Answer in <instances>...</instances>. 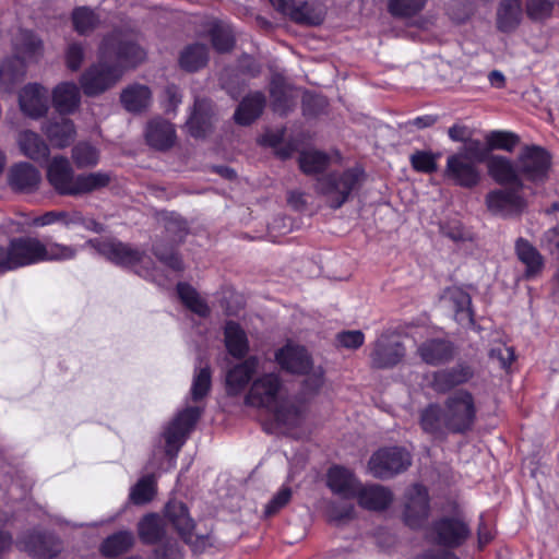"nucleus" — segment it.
Here are the masks:
<instances>
[{
	"instance_id": "a18cd8bd",
	"label": "nucleus",
	"mask_w": 559,
	"mask_h": 559,
	"mask_svg": "<svg viewBox=\"0 0 559 559\" xmlns=\"http://www.w3.org/2000/svg\"><path fill=\"white\" fill-rule=\"evenodd\" d=\"M163 534L162 520L156 514H148L139 523V535L146 544L155 543Z\"/></svg>"
},
{
	"instance_id": "9d476101",
	"label": "nucleus",
	"mask_w": 559,
	"mask_h": 559,
	"mask_svg": "<svg viewBox=\"0 0 559 559\" xmlns=\"http://www.w3.org/2000/svg\"><path fill=\"white\" fill-rule=\"evenodd\" d=\"M409 464V453L402 448L392 447L376 452L369 461V469L376 477L388 478L403 472Z\"/></svg>"
},
{
	"instance_id": "7ed1b4c3",
	"label": "nucleus",
	"mask_w": 559,
	"mask_h": 559,
	"mask_svg": "<svg viewBox=\"0 0 559 559\" xmlns=\"http://www.w3.org/2000/svg\"><path fill=\"white\" fill-rule=\"evenodd\" d=\"M476 414L474 395L467 390L460 389L448 395L443 407L432 404L425 408L420 416V425L430 433H464L472 429Z\"/></svg>"
},
{
	"instance_id": "6e6552de",
	"label": "nucleus",
	"mask_w": 559,
	"mask_h": 559,
	"mask_svg": "<svg viewBox=\"0 0 559 559\" xmlns=\"http://www.w3.org/2000/svg\"><path fill=\"white\" fill-rule=\"evenodd\" d=\"M361 171L358 169H348L343 174H332L324 178H319L317 190L326 198L329 205L333 209L342 206L357 189L360 183Z\"/></svg>"
},
{
	"instance_id": "2f4dec72",
	"label": "nucleus",
	"mask_w": 559,
	"mask_h": 559,
	"mask_svg": "<svg viewBox=\"0 0 559 559\" xmlns=\"http://www.w3.org/2000/svg\"><path fill=\"white\" fill-rule=\"evenodd\" d=\"M521 0H501L497 12V24L500 31H513L521 22Z\"/></svg>"
},
{
	"instance_id": "f03ea898",
	"label": "nucleus",
	"mask_w": 559,
	"mask_h": 559,
	"mask_svg": "<svg viewBox=\"0 0 559 559\" xmlns=\"http://www.w3.org/2000/svg\"><path fill=\"white\" fill-rule=\"evenodd\" d=\"M100 62L84 73L81 84L86 95H97L114 85L123 67H135L144 60L145 51L133 41L106 38L99 49Z\"/></svg>"
},
{
	"instance_id": "4d7b16f0",
	"label": "nucleus",
	"mask_w": 559,
	"mask_h": 559,
	"mask_svg": "<svg viewBox=\"0 0 559 559\" xmlns=\"http://www.w3.org/2000/svg\"><path fill=\"white\" fill-rule=\"evenodd\" d=\"M448 134H449V138L453 141V142H463V143H469L468 146L466 147V152H469V153H473L474 150H476L478 146H479V141L475 140V141H472L471 138H472V130L464 126V124H461V123H455L453 124L452 127L449 128L448 130Z\"/></svg>"
},
{
	"instance_id": "ea45409f",
	"label": "nucleus",
	"mask_w": 559,
	"mask_h": 559,
	"mask_svg": "<svg viewBox=\"0 0 559 559\" xmlns=\"http://www.w3.org/2000/svg\"><path fill=\"white\" fill-rule=\"evenodd\" d=\"M79 248L57 241L43 242V262L45 261H69L76 257Z\"/></svg>"
},
{
	"instance_id": "7c9ffc66",
	"label": "nucleus",
	"mask_w": 559,
	"mask_h": 559,
	"mask_svg": "<svg viewBox=\"0 0 559 559\" xmlns=\"http://www.w3.org/2000/svg\"><path fill=\"white\" fill-rule=\"evenodd\" d=\"M489 176L499 185L519 182L518 168L503 156L493 155L487 162Z\"/></svg>"
},
{
	"instance_id": "603ef678",
	"label": "nucleus",
	"mask_w": 559,
	"mask_h": 559,
	"mask_svg": "<svg viewBox=\"0 0 559 559\" xmlns=\"http://www.w3.org/2000/svg\"><path fill=\"white\" fill-rule=\"evenodd\" d=\"M155 492V480L153 476L143 477L133 487L130 493L131 500L136 504H142L152 499Z\"/></svg>"
},
{
	"instance_id": "de8ad7c7",
	"label": "nucleus",
	"mask_w": 559,
	"mask_h": 559,
	"mask_svg": "<svg viewBox=\"0 0 559 559\" xmlns=\"http://www.w3.org/2000/svg\"><path fill=\"white\" fill-rule=\"evenodd\" d=\"M271 4L283 15L298 23H313L306 13V5L297 7L292 0H270Z\"/></svg>"
},
{
	"instance_id": "473e14b6",
	"label": "nucleus",
	"mask_w": 559,
	"mask_h": 559,
	"mask_svg": "<svg viewBox=\"0 0 559 559\" xmlns=\"http://www.w3.org/2000/svg\"><path fill=\"white\" fill-rule=\"evenodd\" d=\"M471 377L472 372L466 367L442 370L433 374L431 385L438 392H445L455 385L466 382Z\"/></svg>"
},
{
	"instance_id": "37998d69",
	"label": "nucleus",
	"mask_w": 559,
	"mask_h": 559,
	"mask_svg": "<svg viewBox=\"0 0 559 559\" xmlns=\"http://www.w3.org/2000/svg\"><path fill=\"white\" fill-rule=\"evenodd\" d=\"M133 543L130 532H119L109 536L102 545V552L108 557H115L127 551Z\"/></svg>"
},
{
	"instance_id": "2eb2a0df",
	"label": "nucleus",
	"mask_w": 559,
	"mask_h": 559,
	"mask_svg": "<svg viewBox=\"0 0 559 559\" xmlns=\"http://www.w3.org/2000/svg\"><path fill=\"white\" fill-rule=\"evenodd\" d=\"M166 516L174 524L178 533L186 540L192 545L194 550H201L206 540L204 537L194 536L193 521L189 516L186 506L179 501H170L166 506Z\"/></svg>"
},
{
	"instance_id": "393cba45",
	"label": "nucleus",
	"mask_w": 559,
	"mask_h": 559,
	"mask_svg": "<svg viewBox=\"0 0 559 559\" xmlns=\"http://www.w3.org/2000/svg\"><path fill=\"white\" fill-rule=\"evenodd\" d=\"M43 130L52 146L57 148H64L69 146L76 135L74 123L72 120L64 117L49 122Z\"/></svg>"
},
{
	"instance_id": "a878e982",
	"label": "nucleus",
	"mask_w": 559,
	"mask_h": 559,
	"mask_svg": "<svg viewBox=\"0 0 559 559\" xmlns=\"http://www.w3.org/2000/svg\"><path fill=\"white\" fill-rule=\"evenodd\" d=\"M17 145L23 155L35 162L47 159L50 153L48 144L41 136L29 130L20 132Z\"/></svg>"
},
{
	"instance_id": "423d86ee",
	"label": "nucleus",
	"mask_w": 559,
	"mask_h": 559,
	"mask_svg": "<svg viewBox=\"0 0 559 559\" xmlns=\"http://www.w3.org/2000/svg\"><path fill=\"white\" fill-rule=\"evenodd\" d=\"M15 60L4 61L0 66V80L15 81L24 75L25 62L35 60L39 53L40 40L28 31H21L14 38Z\"/></svg>"
},
{
	"instance_id": "e433bc0d",
	"label": "nucleus",
	"mask_w": 559,
	"mask_h": 559,
	"mask_svg": "<svg viewBox=\"0 0 559 559\" xmlns=\"http://www.w3.org/2000/svg\"><path fill=\"white\" fill-rule=\"evenodd\" d=\"M110 181L111 175L106 171L80 174L76 176L75 197L105 188Z\"/></svg>"
},
{
	"instance_id": "ddd939ff",
	"label": "nucleus",
	"mask_w": 559,
	"mask_h": 559,
	"mask_svg": "<svg viewBox=\"0 0 559 559\" xmlns=\"http://www.w3.org/2000/svg\"><path fill=\"white\" fill-rule=\"evenodd\" d=\"M76 176L64 156H55L48 164L47 180L61 195L75 197Z\"/></svg>"
},
{
	"instance_id": "052dcab7",
	"label": "nucleus",
	"mask_w": 559,
	"mask_h": 559,
	"mask_svg": "<svg viewBox=\"0 0 559 559\" xmlns=\"http://www.w3.org/2000/svg\"><path fill=\"white\" fill-rule=\"evenodd\" d=\"M292 498V490L288 487H282L276 495L265 506V515L271 516L284 508Z\"/></svg>"
},
{
	"instance_id": "20e7f679",
	"label": "nucleus",
	"mask_w": 559,
	"mask_h": 559,
	"mask_svg": "<svg viewBox=\"0 0 559 559\" xmlns=\"http://www.w3.org/2000/svg\"><path fill=\"white\" fill-rule=\"evenodd\" d=\"M275 361L285 371L295 374H306V385L311 390H318L324 382V369L313 366L307 349L288 341L275 352Z\"/></svg>"
},
{
	"instance_id": "4c0bfd02",
	"label": "nucleus",
	"mask_w": 559,
	"mask_h": 559,
	"mask_svg": "<svg viewBox=\"0 0 559 559\" xmlns=\"http://www.w3.org/2000/svg\"><path fill=\"white\" fill-rule=\"evenodd\" d=\"M71 158L79 169L95 167L100 158L99 150L90 142H79L71 151Z\"/></svg>"
},
{
	"instance_id": "5701e85b",
	"label": "nucleus",
	"mask_w": 559,
	"mask_h": 559,
	"mask_svg": "<svg viewBox=\"0 0 559 559\" xmlns=\"http://www.w3.org/2000/svg\"><path fill=\"white\" fill-rule=\"evenodd\" d=\"M259 362V358L252 356L231 368L226 374L227 392L235 395L242 392L257 372Z\"/></svg>"
},
{
	"instance_id": "b1692460",
	"label": "nucleus",
	"mask_w": 559,
	"mask_h": 559,
	"mask_svg": "<svg viewBox=\"0 0 559 559\" xmlns=\"http://www.w3.org/2000/svg\"><path fill=\"white\" fill-rule=\"evenodd\" d=\"M21 547L38 559H51L60 547L50 535L34 533L21 542Z\"/></svg>"
},
{
	"instance_id": "f8f14e48",
	"label": "nucleus",
	"mask_w": 559,
	"mask_h": 559,
	"mask_svg": "<svg viewBox=\"0 0 559 559\" xmlns=\"http://www.w3.org/2000/svg\"><path fill=\"white\" fill-rule=\"evenodd\" d=\"M445 176L455 185L464 188H473L480 181V173L476 165L468 159L466 151L448 157Z\"/></svg>"
},
{
	"instance_id": "bb28decb",
	"label": "nucleus",
	"mask_w": 559,
	"mask_h": 559,
	"mask_svg": "<svg viewBox=\"0 0 559 559\" xmlns=\"http://www.w3.org/2000/svg\"><path fill=\"white\" fill-rule=\"evenodd\" d=\"M423 361L429 365L445 362L452 355L451 344L442 338H431L423 342L417 349Z\"/></svg>"
},
{
	"instance_id": "a211bd4d",
	"label": "nucleus",
	"mask_w": 559,
	"mask_h": 559,
	"mask_svg": "<svg viewBox=\"0 0 559 559\" xmlns=\"http://www.w3.org/2000/svg\"><path fill=\"white\" fill-rule=\"evenodd\" d=\"M19 103L26 116L39 118L48 110L47 90L39 84H28L21 91Z\"/></svg>"
},
{
	"instance_id": "bf43d9fd",
	"label": "nucleus",
	"mask_w": 559,
	"mask_h": 559,
	"mask_svg": "<svg viewBox=\"0 0 559 559\" xmlns=\"http://www.w3.org/2000/svg\"><path fill=\"white\" fill-rule=\"evenodd\" d=\"M413 167L418 171L432 173L437 168L436 156L429 152H417L412 155Z\"/></svg>"
},
{
	"instance_id": "f257e3e1",
	"label": "nucleus",
	"mask_w": 559,
	"mask_h": 559,
	"mask_svg": "<svg viewBox=\"0 0 559 559\" xmlns=\"http://www.w3.org/2000/svg\"><path fill=\"white\" fill-rule=\"evenodd\" d=\"M246 403L270 414L280 432L297 436L296 429L304 420L305 406L295 399L284 396L278 373L269 372L257 377L246 396Z\"/></svg>"
},
{
	"instance_id": "9b49d317",
	"label": "nucleus",
	"mask_w": 559,
	"mask_h": 559,
	"mask_svg": "<svg viewBox=\"0 0 559 559\" xmlns=\"http://www.w3.org/2000/svg\"><path fill=\"white\" fill-rule=\"evenodd\" d=\"M550 155L539 146H526L518 158V170L527 180L540 183L548 177Z\"/></svg>"
},
{
	"instance_id": "0eeeda50",
	"label": "nucleus",
	"mask_w": 559,
	"mask_h": 559,
	"mask_svg": "<svg viewBox=\"0 0 559 559\" xmlns=\"http://www.w3.org/2000/svg\"><path fill=\"white\" fill-rule=\"evenodd\" d=\"M85 246L95 249L107 260L122 266L132 267L141 276L152 277V280L155 281V277L150 273V271L142 266L145 257L128 245L115 239H91L85 243Z\"/></svg>"
},
{
	"instance_id": "1a4fd4ad",
	"label": "nucleus",
	"mask_w": 559,
	"mask_h": 559,
	"mask_svg": "<svg viewBox=\"0 0 559 559\" xmlns=\"http://www.w3.org/2000/svg\"><path fill=\"white\" fill-rule=\"evenodd\" d=\"M201 409L195 406L186 407L178 413L175 419L166 427L163 437L165 439V452L174 460L182 447L187 435L191 431L198 418L200 417Z\"/></svg>"
},
{
	"instance_id": "c756f323",
	"label": "nucleus",
	"mask_w": 559,
	"mask_h": 559,
	"mask_svg": "<svg viewBox=\"0 0 559 559\" xmlns=\"http://www.w3.org/2000/svg\"><path fill=\"white\" fill-rule=\"evenodd\" d=\"M360 507L369 510H381L392 501L391 492L382 486H361L356 496Z\"/></svg>"
},
{
	"instance_id": "412c9836",
	"label": "nucleus",
	"mask_w": 559,
	"mask_h": 559,
	"mask_svg": "<svg viewBox=\"0 0 559 559\" xmlns=\"http://www.w3.org/2000/svg\"><path fill=\"white\" fill-rule=\"evenodd\" d=\"M404 355V347L396 337L381 336L376 342L371 361L377 368H388L396 365Z\"/></svg>"
},
{
	"instance_id": "3c124183",
	"label": "nucleus",
	"mask_w": 559,
	"mask_h": 559,
	"mask_svg": "<svg viewBox=\"0 0 559 559\" xmlns=\"http://www.w3.org/2000/svg\"><path fill=\"white\" fill-rule=\"evenodd\" d=\"M211 388V372L210 369L205 367H199L195 370L192 386H191V395L193 401H199L203 399Z\"/></svg>"
},
{
	"instance_id": "09e8293b",
	"label": "nucleus",
	"mask_w": 559,
	"mask_h": 559,
	"mask_svg": "<svg viewBox=\"0 0 559 559\" xmlns=\"http://www.w3.org/2000/svg\"><path fill=\"white\" fill-rule=\"evenodd\" d=\"M427 0H390L389 10L395 16L409 17L420 12Z\"/></svg>"
},
{
	"instance_id": "338daca9",
	"label": "nucleus",
	"mask_w": 559,
	"mask_h": 559,
	"mask_svg": "<svg viewBox=\"0 0 559 559\" xmlns=\"http://www.w3.org/2000/svg\"><path fill=\"white\" fill-rule=\"evenodd\" d=\"M155 254L160 262L175 271H178L182 267L181 260L177 257L173 249H168L166 253H163L156 249Z\"/></svg>"
},
{
	"instance_id": "f704fd0d",
	"label": "nucleus",
	"mask_w": 559,
	"mask_h": 559,
	"mask_svg": "<svg viewBox=\"0 0 559 559\" xmlns=\"http://www.w3.org/2000/svg\"><path fill=\"white\" fill-rule=\"evenodd\" d=\"M265 104V98L261 93H253L246 97L235 112V120L239 124H249L257 119Z\"/></svg>"
},
{
	"instance_id": "f3484780",
	"label": "nucleus",
	"mask_w": 559,
	"mask_h": 559,
	"mask_svg": "<svg viewBox=\"0 0 559 559\" xmlns=\"http://www.w3.org/2000/svg\"><path fill=\"white\" fill-rule=\"evenodd\" d=\"M326 484L333 493L344 500L356 498L361 485L349 469L342 466H333L329 469Z\"/></svg>"
},
{
	"instance_id": "c85d7f7f",
	"label": "nucleus",
	"mask_w": 559,
	"mask_h": 559,
	"mask_svg": "<svg viewBox=\"0 0 559 559\" xmlns=\"http://www.w3.org/2000/svg\"><path fill=\"white\" fill-rule=\"evenodd\" d=\"M52 104L60 114L73 112L80 104V91L74 83H61L52 92Z\"/></svg>"
},
{
	"instance_id": "4468645a",
	"label": "nucleus",
	"mask_w": 559,
	"mask_h": 559,
	"mask_svg": "<svg viewBox=\"0 0 559 559\" xmlns=\"http://www.w3.org/2000/svg\"><path fill=\"white\" fill-rule=\"evenodd\" d=\"M485 203L487 210L497 216H511L525 207V201L519 190L496 189L487 193Z\"/></svg>"
},
{
	"instance_id": "4be33fe9",
	"label": "nucleus",
	"mask_w": 559,
	"mask_h": 559,
	"mask_svg": "<svg viewBox=\"0 0 559 559\" xmlns=\"http://www.w3.org/2000/svg\"><path fill=\"white\" fill-rule=\"evenodd\" d=\"M442 301L454 311V319L461 325L473 324L472 300L464 289L460 287L448 288L442 296Z\"/></svg>"
},
{
	"instance_id": "6e6d98bb",
	"label": "nucleus",
	"mask_w": 559,
	"mask_h": 559,
	"mask_svg": "<svg viewBox=\"0 0 559 559\" xmlns=\"http://www.w3.org/2000/svg\"><path fill=\"white\" fill-rule=\"evenodd\" d=\"M205 106L204 102H197L194 105L193 112L191 114L187 127L189 132L194 138H201L205 134L207 130V123L203 119L201 110Z\"/></svg>"
},
{
	"instance_id": "c9c22d12",
	"label": "nucleus",
	"mask_w": 559,
	"mask_h": 559,
	"mask_svg": "<svg viewBox=\"0 0 559 559\" xmlns=\"http://www.w3.org/2000/svg\"><path fill=\"white\" fill-rule=\"evenodd\" d=\"M515 249L518 258L526 266V276L533 277L537 275L544 265V261L536 248H534L527 240L519 239L516 241Z\"/></svg>"
},
{
	"instance_id": "dca6fc26",
	"label": "nucleus",
	"mask_w": 559,
	"mask_h": 559,
	"mask_svg": "<svg viewBox=\"0 0 559 559\" xmlns=\"http://www.w3.org/2000/svg\"><path fill=\"white\" fill-rule=\"evenodd\" d=\"M429 513L427 489L420 485L412 486L405 496L404 521L411 527H418Z\"/></svg>"
},
{
	"instance_id": "680f3d73",
	"label": "nucleus",
	"mask_w": 559,
	"mask_h": 559,
	"mask_svg": "<svg viewBox=\"0 0 559 559\" xmlns=\"http://www.w3.org/2000/svg\"><path fill=\"white\" fill-rule=\"evenodd\" d=\"M365 336L360 331H346L337 335V342L341 346L348 349H356L364 344Z\"/></svg>"
},
{
	"instance_id": "69168bd1",
	"label": "nucleus",
	"mask_w": 559,
	"mask_h": 559,
	"mask_svg": "<svg viewBox=\"0 0 559 559\" xmlns=\"http://www.w3.org/2000/svg\"><path fill=\"white\" fill-rule=\"evenodd\" d=\"M83 48L80 45L73 44L69 46L67 51L68 67L72 70L79 69L83 60Z\"/></svg>"
},
{
	"instance_id": "72a5a7b5",
	"label": "nucleus",
	"mask_w": 559,
	"mask_h": 559,
	"mask_svg": "<svg viewBox=\"0 0 559 559\" xmlns=\"http://www.w3.org/2000/svg\"><path fill=\"white\" fill-rule=\"evenodd\" d=\"M225 345L228 353L236 357H243L249 349L246 332L235 322H227L225 326Z\"/></svg>"
},
{
	"instance_id": "cd10ccee",
	"label": "nucleus",
	"mask_w": 559,
	"mask_h": 559,
	"mask_svg": "<svg viewBox=\"0 0 559 559\" xmlns=\"http://www.w3.org/2000/svg\"><path fill=\"white\" fill-rule=\"evenodd\" d=\"M145 138L151 146L164 150L173 145L175 141V130L169 122L162 119H154L150 121L146 127Z\"/></svg>"
},
{
	"instance_id": "774afa93",
	"label": "nucleus",
	"mask_w": 559,
	"mask_h": 559,
	"mask_svg": "<svg viewBox=\"0 0 559 559\" xmlns=\"http://www.w3.org/2000/svg\"><path fill=\"white\" fill-rule=\"evenodd\" d=\"M155 559H181V552L176 545H167L156 550Z\"/></svg>"
},
{
	"instance_id": "e2e57ef3",
	"label": "nucleus",
	"mask_w": 559,
	"mask_h": 559,
	"mask_svg": "<svg viewBox=\"0 0 559 559\" xmlns=\"http://www.w3.org/2000/svg\"><path fill=\"white\" fill-rule=\"evenodd\" d=\"M542 246L559 260V227L545 231L542 238Z\"/></svg>"
},
{
	"instance_id": "a19ab883",
	"label": "nucleus",
	"mask_w": 559,
	"mask_h": 559,
	"mask_svg": "<svg viewBox=\"0 0 559 559\" xmlns=\"http://www.w3.org/2000/svg\"><path fill=\"white\" fill-rule=\"evenodd\" d=\"M177 290L179 298L188 309L200 317L209 314L207 304L200 297L193 287L188 284H179Z\"/></svg>"
},
{
	"instance_id": "aec40b11",
	"label": "nucleus",
	"mask_w": 559,
	"mask_h": 559,
	"mask_svg": "<svg viewBox=\"0 0 559 559\" xmlns=\"http://www.w3.org/2000/svg\"><path fill=\"white\" fill-rule=\"evenodd\" d=\"M468 536V528L459 519H444L438 522L431 533L433 542L454 547L462 544Z\"/></svg>"
},
{
	"instance_id": "79ce46f5",
	"label": "nucleus",
	"mask_w": 559,
	"mask_h": 559,
	"mask_svg": "<svg viewBox=\"0 0 559 559\" xmlns=\"http://www.w3.org/2000/svg\"><path fill=\"white\" fill-rule=\"evenodd\" d=\"M207 61V49L204 45L187 47L180 56V66L187 71H197Z\"/></svg>"
},
{
	"instance_id": "0e129e2a",
	"label": "nucleus",
	"mask_w": 559,
	"mask_h": 559,
	"mask_svg": "<svg viewBox=\"0 0 559 559\" xmlns=\"http://www.w3.org/2000/svg\"><path fill=\"white\" fill-rule=\"evenodd\" d=\"M83 222V215L79 211H58V224L66 228L79 226Z\"/></svg>"
},
{
	"instance_id": "39448f33",
	"label": "nucleus",
	"mask_w": 559,
	"mask_h": 559,
	"mask_svg": "<svg viewBox=\"0 0 559 559\" xmlns=\"http://www.w3.org/2000/svg\"><path fill=\"white\" fill-rule=\"evenodd\" d=\"M43 241L36 237H20L0 247V273L43 262Z\"/></svg>"
},
{
	"instance_id": "13d9d810",
	"label": "nucleus",
	"mask_w": 559,
	"mask_h": 559,
	"mask_svg": "<svg viewBox=\"0 0 559 559\" xmlns=\"http://www.w3.org/2000/svg\"><path fill=\"white\" fill-rule=\"evenodd\" d=\"M552 0H527L526 12L532 20H544L552 10Z\"/></svg>"
},
{
	"instance_id": "5fc2aeb1",
	"label": "nucleus",
	"mask_w": 559,
	"mask_h": 559,
	"mask_svg": "<svg viewBox=\"0 0 559 559\" xmlns=\"http://www.w3.org/2000/svg\"><path fill=\"white\" fill-rule=\"evenodd\" d=\"M73 24L80 34L93 29L98 22L96 14L87 8H78L72 14Z\"/></svg>"
},
{
	"instance_id": "c03bdc74",
	"label": "nucleus",
	"mask_w": 559,
	"mask_h": 559,
	"mask_svg": "<svg viewBox=\"0 0 559 559\" xmlns=\"http://www.w3.org/2000/svg\"><path fill=\"white\" fill-rule=\"evenodd\" d=\"M300 168L306 174H319L323 171L330 164V158L318 151H305L299 157Z\"/></svg>"
},
{
	"instance_id": "49530a36",
	"label": "nucleus",
	"mask_w": 559,
	"mask_h": 559,
	"mask_svg": "<svg viewBox=\"0 0 559 559\" xmlns=\"http://www.w3.org/2000/svg\"><path fill=\"white\" fill-rule=\"evenodd\" d=\"M486 142L491 150L512 152L519 143L516 134L508 131H491L486 136Z\"/></svg>"
},
{
	"instance_id": "6ab92c4d",
	"label": "nucleus",
	"mask_w": 559,
	"mask_h": 559,
	"mask_svg": "<svg viewBox=\"0 0 559 559\" xmlns=\"http://www.w3.org/2000/svg\"><path fill=\"white\" fill-rule=\"evenodd\" d=\"M41 181L39 170L28 163H17L8 173L9 186L19 192L29 193L35 191Z\"/></svg>"
},
{
	"instance_id": "58836bf2",
	"label": "nucleus",
	"mask_w": 559,
	"mask_h": 559,
	"mask_svg": "<svg viewBox=\"0 0 559 559\" xmlns=\"http://www.w3.org/2000/svg\"><path fill=\"white\" fill-rule=\"evenodd\" d=\"M151 99V92L146 86L133 85L128 87L121 94V102L129 111H140L144 109Z\"/></svg>"
},
{
	"instance_id": "8fccbe9b",
	"label": "nucleus",
	"mask_w": 559,
	"mask_h": 559,
	"mask_svg": "<svg viewBox=\"0 0 559 559\" xmlns=\"http://www.w3.org/2000/svg\"><path fill=\"white\" fill-rule=\"evenodd\" d=\"M211 37L214 48L217 51H228L234 45V36L229 26L224 24H214L211 29Z\"/></svg>"
},
{
	"instance_id": "864d4df0",
	"label": "nucleus",
	"mask_w": 559,
	"mask_h": 559,
	"mask_svg": "<svg viewBox=\"0 0 559 559\" xmlns=\"http://www.w3.org/2000/svg\"><path fill=\"white\" fill-rule=\"evenodd\" d=\"M271 96L274 110L280 114H285L294 104L292 92L281 87L277 80L272 82Z\"/></svg>"
}]
</instances>
